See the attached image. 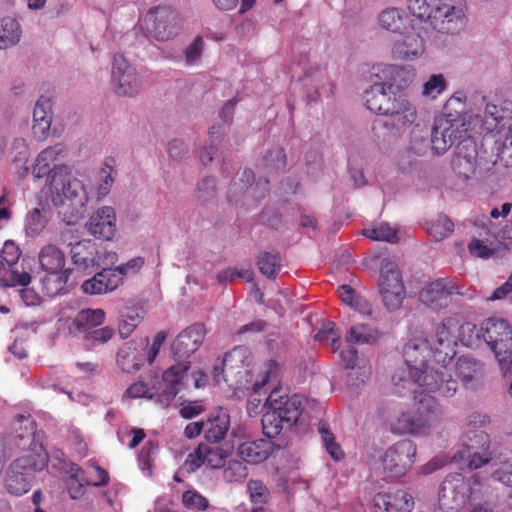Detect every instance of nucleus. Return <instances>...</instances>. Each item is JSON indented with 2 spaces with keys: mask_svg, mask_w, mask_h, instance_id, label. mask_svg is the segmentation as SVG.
Instances as JSON below:
<instances>
[{
  "mask_svg": "<svg viewBox=\"0 0 512 512\" xmlns=\"http://www.w3.org/2000/svg\"><path fill=\"white\" fill-rule=\"evenodd\" d=\"M373 507L375 512H411L414 499L402 489L380 492L373 498Z\"/></svg>",
  "mask_w": 512,
  "mask_h": 512,
  "instance_id": "29",
  "label": "nucleus"
},
{
  "mask_svg": "<svg viewBox=\"0 0 512 512\" xmlns=\"http://www.w3.org/2000/svg\"><path fill=\"white\" fill-rule=\"evenodd\" d=\"M12 149L15 152L14 162L22 164V175H26L29 171V167L26 165L29 158V148L26 140L23 138H16L13 141Z\"/></svg>",
  "mask_w": 512,
  "mask_h": 512,
  "instance_id": "60",
  "label": "nucleus"
},
{
  "mask_svg": "<svg viewBox=\"0 0 512 512\" xmlns=\"http://www.w3.org/2000/svg\"><path fill=\"white\" fill-rule=\"evenodd\" d=\"M424 396H415V407L403 411L392 423V430L399 434H417L427 428L441 414V407L435 396L426 393Z\"/></svg>",
  "mask_w": 512,
  "mask_h": 512,
  "instance_id": "11",
  "label": "nucleus"
},
{
  "mask_svg": "<svg viewBox=\"0 0 512 512\" xmlns=\"http://www.w3.org/2000/svg\"><path fill=\"white\" fill-rule=\"evenodd\" d=\"M485 101L483 125L489 132L507 127L512 124V101L495 97Z\"/></svg>",
  "mask_w": 512,
  "mask_h": 512,
  "instance_id": "26",
  "label": "nucleus"
},
{
  "mask_svg": "<svg viewBox=\"0 0 512 512\" xmlns=\"http://www.w3.org/2000/svg\"><path fill=\"white\" fill-rule=\"evenodd\" d=\"M111 84L119 96L133 97L142 88L140 73L120 53H116L112 59Z\"/></svg>",
  "mask_w": 512,
  "mask_h": 512,
  "instance_id": "18",
  "label": "nucleus"
},
{
  "mask_svg": "<svg viewBox=\"0 0 512 512\" xmlns=\"http://www.w3.org/2000/svg\"><path fill=\"white\" fill-rule=\"evenodd\" d=\"M463 340L467 346L483 341L494 355L500 370L507 374L512 367V328L504 318L489 317L479 328L471 323L461 327Z\"/></svg>",
  "mask_w": 512,
  "mask_h": 512,
  "instance_id": "4",
  "label": "nucleus"
},
{
  "mask_svg": "<svg viewBox=\"0 0 512 512\" xmlns=\"http://www.w3.org/2000/svg\"><path fill=\"white\" fill-rule=\"evenodd\" d=\"M483 497V484L479 474L466 478L460 473L448 474L440 484L438 507L443 512H459L468 503Z\"/></svg>",
  "mask_w": 512,
  "mask_h": 512,
  "instance_id": "8",
  "label": "nucleus"
},
{
  "mask_svg": "<svg viewBox=\"0 0 512 512\" xmlns=\"http://www.w3.org/2000/svg\"><path fill=\"white\" fill-rule=\"evenodd\" d=\"M52 123L51 104L47 98H40L33 109L32 130L34 136L44 140L49 134Z\"/></svg>",
  "mask_w": 512,
  "mask_h": 512,
  "instance_id": "37",
  "label": "nucleus"
},
{
  "mask_svg": "<svg viewBox=\"0 0 512 512\" xmlns=\"http://www.w3.org/2000/svg\"><path fill=\"white\" fill-rule=\"evenodd\" d=\"M410 12L429 21L440 33L455 34L466 25V5L463 0H406Z\"/></svg>",
  "mask_w": 512,
  "mask_h": 512,
  "instance_id": "5",
  "label": "nucleus"
},
{
  "mask_svg": "<svg viewBox=\"0 0 512 512\" xmlns=\"http://www.w3.org/2000/svg\"><path fill=\"white\" fill-rule=\"evenodd\" d=\"M425 41L420 31L411 25L400 33V38L395 40L391 55L395 60L414 61L421 58L425 53Z\"/></svg>",
  "mask_w": 512,
  "mask_h": 512,
  "instance_id": "21",
  "label": "nucleus"
},
{
  "mask_svg": "<svg viewBox=\"0 0 512 512\" xmlns=\"http://www.w3.org/2000/svg\"><path fill=\"white\" fill-rule=\"evenodd\" d=\"M340 356L348 370V385L356 389L360 388L369 378L371 367L365 361L358 360L357 350L353 346L342 350Z\"/></svg>",
  "mask_w": 512,
  "mask_h": 512,
  "instance_id": "30",
  "label": "nucleus"
},
{
  "mask_svg": "<svg viewBox=\"0 0 512 512\" xmlns=\"http://www.w3.org/2000/svg\"><path fill=\"white\" fill-rule=\"evenodd\" d=\"M205 328L202 324H193L181 331L172 344V353L177 363L164 371L162 375L165 388L159 396L163 405H169L179 391L186 385L190 362L186 359L203 343Z\"/></svg>",
  "mask_w": 512,
  "mask_h": 512,
  "instance_id": "3",
  "label": "nucleus"
},
{
  "mask_svg": "<svg viewBox=\"0 0 512 512\" xmlns=\"http://www.w3.org/2000/svg\"><path fill=\"white\" fill-rule=\"evenodd\" d=\"M428 233L437 241L444 239L453 231V223L445 215H438L427 227Z\"/></svg>",
  "mask_w": 512,
  "mask_h": 512,
  "instance_id": "52",
  "label": "nucleus"
},
{
  "mask_svg": "<svg viewBox=\"0 0 512 512\" xmlns=\"http://www.w3.org/2000/svg\"><path fill=\"white\" fill-rule=\"evenodd\" d=\"M95 238L110 241L117 232V216L111 206H102L92 213L85 225Z\"/></svg>",
  "mask_w": 512,
  "mask_h": 512,
  "instance_id": "25",
  "label": "nucleus"
},
{
  "mask_svg": "<svg viewBox=\"0 0 512 512\" xmlns=\"http://www.w3.org/2000/svg\"><path fill=\"white\" fill-rule=\"evenodd\" d=\"M202 465H205V444L198 445L194 451L188 454L182 468L186 472L192 473Z\"/></svg>",
  "mask_w": 512,
  "mask_h": 512,
  "instance_id": "59",
  "label": "nucleus"
},
{
  "mask_svg": "<svg viewBox=\"0 0 512 512\" xmlns=\"http://www.w3.org/2000/svg\"><path fill=\"white\" fill-rule=\"evenodd\" d=\"M182 500L184 505L190 509L205 510L209 505L208 500L195 490L186 491Z\"/></svg>",
  "mask_w": 512,
  "mask_h": 512,
  "instance_id": "62",
  "label": "nucleus"
},
{
  "mask_svg": "<svg viewBox=\"0 0 512 512\" xmlns=\"http://www.w3.org/2000/svg\"><path fill=\"white\" fill-rule=\"evenodd\" d=\"M142 344L136 341H129L123 344L117 353V365L124 372H135L144 363V356L141 353Z\"/></svg>",
  "mask_w": 512,
  "mask_h": 512,
  "instance_id": "36",
  "label": "nucleus"
},
{
  "mask_svg": "<svg viewBox=\"0 0 512 512\" xmlns=\"http://www.w3.org/2000/svg\"><path fill=\"white\" fill-rule=\"evenodd\" d=\"M253 180L254 173L252 170L244 169L238 172L229 185L228 202L235 206L249 207L263 198L268 190V181L253 183Z\"/></svg>",
  "mask_w": 512,
  "mask_h": 512,
  "instance_id": "14",
  "label": "nucleus"
},
{
  "mask_svg": "<svg viewBox=\"0 0 512 512\" xmlns=\"http://www.w3.org/2000/svg\"><path fill=\"white\" fill-rule=\"evenodd\" d=\"M408 22L407 13L396 7L385 8L378 15L380 27L393 33H401L407 28Z\"/></svg>",
  "mask_w": 512,
  "mask_h": 512,
  "instance_id": "39",
  "label": "nucleus"
},
{
  "mask_svg": "<svg viewBox=\"0 0 512 512\" xmlns=\"http://www.w3.org/2000/svg\"><path fill=\"white\" fill-rule=\"evenodd\" d=\"M105 319V312L102 309H82L72 320L73 328L71 333H87L96 326L101 325Z\"/></svg>",
  "mask_w": 512,
  "mask_h": 512,
  "instance_id": "40",
  "label": "nucleus"
},
{
  "mask_svg": "<svg viewBox=\"0 0 512 512\" xmlns=\"http://www.w3.org/2000/svg\"><path fill=\"white\" fill-rule=\"evenodd\" d=\"M264 166L270 171H279L286 166V155L280 147L271 149L263 160Z\"/></svg>",
  "mask_w": 512,
  "mask_h": 512,
  "instance_id": "58",
  "label": "nucleus"
},
{
  "mask_svg": "<svg viewBox=\"0 0 512 512\" xmlns=\"http://www.w3.org/2000/svg\"><path fill=\"white\" fill-rule=\"evenodd\" d=\"M204 48V40L201 36H197L185 49V61L188 65L196 63L202 55Z\"/></svg>",
  "mask_w": 512,
  "mask_h": 512,
  "instance_id": "63",
  "label": "nucleus"
},
{
  "mask_svg": "<svg viewBox=\"0 0 512 512\" xmlns=\"http://www.w3.org/2000/svg\"><path fill=\"white\" fill-rule=\"evenodd\" d=\"M490 424V417L487 414L480 413V412H473L468 415L466 425H467V431L465 432V437L469 443L466 444L465 447L460 449L459 451L468 450L472 444L479 445V443L476 442V434L481 432H484L481 430L482 428L486 427Z\"/></svg>",
  "mask_w": 512,
  "mask_h": 512,
  "instance_id": "46",
  "label": "nucleus"
},
{
  "mask_svg": "<svg viewBox=\"0 0 512 512\" xmlns=\"http://www.w3.org/2000/svg\"><path fill=\"white\" fill-rule=\"evenodd\" d=\"M455 371L458 378L467 388H476L485 376V364L469 356L458 358Z\"/></svg>",
  "mask_w": 512,
  "mask_h": 512,
  "instance_id": "32",
  "label": "nucleus"
},
{
  "mask_svg": "<svg viewBox=\"0 0 512 512\" xmlns=\"http://www.w3.org/2000/svg\"><path fill=\"white\" fill-rule=\"evenodd\" d=\"M387 118L381 125L391 130L393 135L403 133L411 127L417 119L415 105L403 95L394 96L393 108L387 113Z\"/></svg>",
  "mask_w": 512,
  "mask_h": 512,
  "instance_id": "20",
  "label": "nucleus"
},
{
  "mask_svg": "<svg viewBox=\"0 0 512 512\" xmlns=\"http://www.w3.org/2000/svg\"><path fill=\"white\" fill-rule=\"evenodd\" d=\"M114 162L115 161L112 158L107 159L104 162L103 167L100 170L98 192H97L98 199H102L105 196H107L112 188V185L114 183V178H113Z\"/></svg>",
  "mask_w": 512,
  "mask_h": 512,
  "instance_id": "51",
  "label": "nucleus"
},
{
  "mask_svg": "<svg viewBox=\"0 0 512 512\" xmlns=\"http://www.w3.org/2000/svg\"><path fill=\"white\" fill-rule=\"evenodd\" d=\"M204 424V437L210 443L222 441L230 429V415L228 410L218 407L212 410Z\"/></svg>",
  "mask_w": 512,
  "mask_h": 512,
  "instance_id": "33",
  "label": "nucleus"
},
{
  "mask_svg": "<svg viewBox=\"0 0 512 512\" xmlns=\"http://www.w3.org/2000/svg\"><path fill=\"white\" fill-rule=\"evenodd\" d=\"M15 438L26 441L33 447L25 455L13 461L5 477V485L9 493L20 496L30 490L36 471L42 470L47 463V453L35 441L36 426L29 414H19L13 422Z\"/></svg>",
  "mask_w": 512,
  "mask_h": 512,
  "instance_id": "2",
  "label": "nucleus"
},
{
  "mask_svg": "<svg viewBox=\"0 0 512 512\" xmlns=\"http://www.w3.org/2000/svg\"><path fill=\"white\" fill-rule=\"evenodd\" d=\"M145 28L148 35L157 41H167L180 33L182 21L175 9L169 6H157L147 13Z\"/></svg>",
  "mask_w": 512,
  "mask_h": 512,
  "instance_id": "16",
  "label": "nucleus"
},
{
  "mask_svg": "<svg viewBox=\"0 0 512 512\" xmlns=\"http://www.w3.org/2000/svg\"><path fill=\"white\" fill-rule=\"evenodd\" d=\"M390 88L382 81L371 85L364 92V102L368 110L375 114L387 115L393 108L394 96L389 92Z\"/></svg>",
  "mask_w": 512,
  "mask_h": 512,
  "instance_id": "31",
  "label": "nucleus"
},
{
  "mask_svg": "<svg viewBox=\"0 0 512 512\" xmlns=\"http://www.w3.org/2000/svg\"><path fill=\"white\" fill-rule=\"evenodd\" d=\"M417 454L416 444L400 440L385 450L380 457L383 473L389 478H400L411 469Z\"/></svg>",
  "mask_w": 512,
  "mask_h": 512,
  "instance_id": "15",
  "label": "nucleus"
},
{
  "mask_svg": "<svg viewBox=\"0 0 512 512\" xmlns=\"http://www.w3.org/2000/svg\"><path fill=\"white\" fill-rule=\"evenodd\" d=\"M51 191L56 194L53 199L56 205L72 208V217L78 219L88 202L87 192L83 183L70 176L69 172L58 179L56 171L52 176Z\"/></svg>",
  "mask_w": 512,
  "mask_h": 512,
  "instance_id": "13",
  "label": "nucleus"
},
{
  "mask_svg": "<svg viewBox=\"0 0 512 512\" xmlns=\"http://www.w3.org/2000/svg\"><path fill=\"white\" fill-rule=\"evenodd\" d=\"M223 468V478L227 482H239L247 476L246 467L238 460H227Z\"/></svg>",
  "mask_w": 512,
  "mask_h": 512,
  "instance_id": "57",
  "label": "nucleus"
},
{
  "mask_svg": "<svg viewBox=\"0 0 512 512\" xmlns=\"http://www.w3.org/2000/svg\"><path fill=\"white\" fill-rule=\"evenodd\" d=\"M20 255L21 252L18 246L13 241H6L0 252V260L7 265L17 266Z\"/></svg>",
  "mask_w": 512,
  "mask_h": 512,
  "instance_id": "64",
  "label": "nucleus"
},
{
  "mask_svg": "<svg viewBox=\"0 0 512 512\" xmlns=\"http://www.w3.org/2000/svg\"><path fill=\"white\" fill-rule=\"evenodd\" d=\"M456 328V322L448 318L435 328L431 340L421 332L412 334L403 347L405 366L394 371L393 384L402 388L414 384L415 393L452 397L458 382L449 373L448 365L456 355Z\"/></svg>",
  "mask_w": 512,
  "mask_h": 512,
  "instance_id": "1",
  "label": "nucleus"
},
{
  "mask_svg": "<svg viewBox=\"0 0 512 512\" xmlns=\"http://www.w3.org/2000/svg\"><path fill=\"white\" fill-rule=\"evenodd\" d=\"M453 295L473 297L472 294L462 290L452 279L440 278L425 285L419 293V299L424 305L438 310L447 307Z\"/></svg>",
  "mask_w": 512,
  "mask_h": 512,
  "instance_id": "19",
  "label": "nucleus"
},
{
  "mask_svg": "<svg viewBox=\"0 0 512 512\" xmlns=\"http://www.w3.org/2000/svg\"><path fill=\"white\" fill-rule=\"evenodd\" d=\"M379 290L388 309L396 310L401 306L405 289L398 265L392 260L383 259L381 262Z\"/></svg>",
  "mask_w": 512,
  "mask_h": 512,
  "instance_id": "17",
  "label": "nucleus"
},
{
  "mask_svg": "<svg viewBox=\"0 0 512 512\" xmlns=\"http://www.w3.org/2000/svg\"><path fill=\"white\" fill-rule=\"evenodd\" d=\"M121 284V276L113 269H103L82 284L86 294H102L115 290Z\"/></svg>",
  "mask_w": 512,
  "mask_h": 512,
  "instance_id": "34",
  "label": "nucleus"
},
{
  "mask_svg": "<svg viewBox=\"0 0 512 512\" xmlns=\"http://www.w3.org/2000/svg\"><path fill=\"white\" fill-rule=\"evenodd\" d=\"M469 122L460 111L444 112L435 120L431 144L437 155L445 154L453 145H462L466 140H473L468 134Z\"/></svg>",
  "mask_w": 512,
  "mask_h": 512,
  "instance_id": "10",
  "label": "nucleus"
},
{
  "mask_svg": "<svg viewBox=\"0 0 512 512\" xmlns=\"http://www.w3.org/2000/svg\"><path fill=\"white\" fill-rule=\"evenodd\" d=\"M381 338V333L374 327L358 323L349 328L345 340L349 344L373 345Z\"/></svg>",
  "mask_w": 512,
  "mask_h": 512,
  "instance_id": "41",
  "label": "nucleus"
},
{
  "mask_svg": "<svg viewBox=\"0 0 512 512\" xmlns=\"http://www.w3.org/2000/svg\"><path fill=\"white\" fill-rule=\"evenodd\" d=\"M372 74L380 81L386 83L391 89L395 86L402 90L407 88L416 76L415 68L408 65L376 64L372 68Z\"/></svg>",
  "mask_w": 512,
  "mask_h": 512,
  "instance_id": "24",
  "label": "nucleus"
},
{
  "mask_svg": "<svg viewBox=\"0 0 512 512\" xmlns=\"http://www.w3.org/2000/svg\"><path fill=\"white\" fill-rule=\"evenodd\" d=\"M315 340L319 342L331 340V347L334 352L340 347V337L335 331V326L332 322L323 325V328L315 334Z\"/></svg>",
  "mask_w": 512,
  "mask_h": 512,
  "instance_id": "61",
  "label": "nucleus"
},
{
  "mask_svg": "<svg viewBox=\"0 0 512 512\" xmlns=\"http://www.w3.org/2000/svg\"><path fill=\"white\" fill-rule=\"evenodd\" d=\"M447 88L448 81L443 74H431L422 84L421 96L428 100H436Z\"/></svg>",
  "mask_w": 512,
  "mask_h": 512,
  "instance_id": "48",
  "label": "nucleus"
},
{
  "mask_svg": "<svg viewBox=\"0 0 512 512\" xmlns=\"http://www.w3.org/2000/svg\"><path fill=\"white\" fill-rule=\"evenodd\" d=\"M231 453L232 447L230 446H209L205 444V465L211 469H220L224 467Z\"/></svg>",
  "mask_w": 512,
  "mask_h": 512,
  "instance_id": "49",
  "label": "nucleus"
},
{
  "mask_svg": "<svg viewBox=\"0 0 512 512\" xmlns=\"http://www.w3.org/2000/svg\"><path fill=\"white\" fill-rule=\"evenodd\" d=\"M279 370V365L275 361L269 360L265 364L264 369L260 372L259 378L255 381L252 380L249 384V389L247 391L252 390V394L247 402V412L250 416L258 415L261 411V406L265 408L264 404L262 405V390L264 386L270 382H278Z\"/></svg>",
  "mask_w": 512,
  "mask_h": 512,
  "instance_id": "28",
  "label": "nucleus"
},
{
  "mask_svg": "<svg viewBox=\"0 0 512 512\" xmlns=\"http://www.w3.org/2000/svg\"><path fill=\"white\" fill-rule=\"evenodd\" d=\"M363 235L375 241L396 242L397 231L388 223H377L363 229Z\"/></svg>",
  "mask_w": 512,
  "mask_h": 512,
  "instance_id": "50",
  "label": "nucleus"
},
{
  "mask_svg": "<svg viewBox=\"0 0 512 512\" xmlns=\"http://www.w3.org/2000/svg\"><path fill=\"white\" fill-rule=\"evenodd\" d=\"M476 442L468 450L457 451L451 457V461L459 463L466 460L470 469H479L484 465L496 467L491 473L495 481L508 487H512V456L491 447L490 437L486 432L476 434Z\"/></svg>",
  "mask_w": 512,
  "mask_h": 512,
  "instance_id": "6",
  "label": "nucleus"
},
{
  "mask_svg": "<svg viewBox=\"0 0 512 512\" xmlns=\"http://www.w3.org/2000/svg\"><path fill=\"white\" fill-rule=\"evenodd\" d=\"M90 467L97 474V479L86 477L83 469L78 465H72L70 468V477L67 481L68 493L72 499L80 498L84 493V484L100 487L108 484V472L102 469L97 463H91Z\"/></svg>",
  "mask_w": 512,
  "mask_h": 512,
  "instance_id": "27",
  "label": "nucleus"
},
{
  "mask_svg": "<svg viewBox=\"0 0 512 512\" xmlns=\"http://www.w3.org/2000/svg\"><path fill=\"white\" fill-rule=\"evenodd\" d=\"M477 147L473 140H466L457 145L451 160V167L455 175L463 180L473 178L478 169Z\"/></svg>",
  "mask_w": 512,
  "mask_h": 512,
  "instance_id": "23",
  "label": "nucleus"
},
{
  "mask_svg": "<svg viewBox=\"0 0 512 512\" xmlns=\"http://www.w3.org/2000/svg\"><path fill=\"white\" fill-rule=\"evenodd\" d=\"M251 352L244 346H237L225 354L213 369L214 380L219 384L225 382L235 392L249 389L253 380Z\"/></svg>",
  "mask_w": 512,
  "mask_h": 512,
  "instance_id": "9",
  "label": "nucleus"
},
{
  "mask_svg": "<svg viewBox=\"0 0 512 512\" xmlns=\"http://www.w3.org/2000/svg\"><path fill=\"white\" fill-rule=\"evenodd\" d=\"M269 440H256L242 443L237 450L239 457L247 463L258 464L266 460L271 453Z\"/></svg>",
  "mask_w": 512,
  "mask_h": 512,
  "instance_id": "38",
  "label": "nucleus"
},
{
  "mask_svg": "<svg viewBox=\"0 0 512 512\" xmlns=\"http://www.w3.org/2000/svg\"><path fill=\"white\" fill-rule=\"evenodd\" d=\"M165 339L166 333L161 331L154 336L151 344H149L148 339H144L139 343L143 345L140 349L144 356V361L147 360L149 363H152L155 360Z\"/></svg>",
  "mask_w": 512,
  "mask_h": 512,
  "instance_id": "56",
  "label": "nucleus"
},
{
  "mask_svg": "<svg viewBox=\"0 0 512 512\" xmlns=\"http://www.w3.org/2000/svg\"><path fill=\"white\" fill-rule=\"evenodd\" d=\"M258 266L263 275L274 277L280 270L279 254L269 252L262 253L258 260Z\"/></svg>",
  "mask_w": 512,
  "mask_h": 512,
  "instance_id": "55",
  "label": "nucleus"
},
{
  "mask_svg": "<svg viewBox=\"0 0 512 512\" xmlns=\"http://www.w3.org/2000/svg\"><path fill=\"white\" fill-rule=\"evenodd\" d=\"M66 152L65 146L57 143L53 146L44 149L37 157L33 169V174L36 178H41L48 175L49 182H52V176L56 171L58 179L64 174H67L69 167L64 164H57V161L64 156Z\"/></svg>",
  "mask_w": 512,
  "mask_h": 512,
  "instance_id": "22",
  "label": "nucleus"
},
{
  "mask_svg": "<svg viewBox=\"0 0 512 512\" xmlns=\"http://www.w3.org/2000/svg\"><path fill=\"white\" fill-rule=\"evenodd\" d=\"M143 320V311L135 307H125L120 313L119 334L128 338Z\"/></svg>",
  "mask_w": 512,
  "mask_h": 512,
  "instance_id": "45",
  "label": "nucleus"
},
{
  "mask_svg": "<svg viewBox=\"0 0 512 512\" xmlns=\"http://www.w3.org/2000/svg\"><path fill=\"white\" fill-rule=\"evenodd\" d=\"M40 268L45 275L40 278L43 291L48 296L63 292L70 275V269L65 268V255L55 245L43 246L38 254Z\"/></svg>",
  "mask_w": 512,
  "mask_h": 512,
  "instance_id": "12",
  "label": "nucleus"
},
{
  "mask_svg": "<svg viewBox=\"0 0 512 512\" xmlns=\"http://www.w3.org/2000/svg\"><path fill=\"white\" fill-rule=\"evenodd\" d=\"M31 281L29 273L19 271L17 266L7 265L4 261L0 260V286H27Z\"/></svg>",
  "mask_w": 512,
  "mask_h": 512,
  "instance_id": "43",
  "label": "nucleus"
},
{
  "mask_svg": "<svg viewBox=\"0 0 512 512\" xmlns=\"http://www.w3.org/2000/svg\"><path fill=\"white\" fill-rule=\"evenodd\" d=\"M304 400L299 395L286 396L281 389L273 387L265 398L266 411L262 416L263 433L267 438H275L284 426L291 427L299 419L303 410Z\"/></svg>",
  "mask_w": 512,
  "mask_h": 512,
  "instance_id": "7",
  "label": "nucleus"
},
{
  "mask_svg": "<svg viewBox=\"0 0 512 512\" xmlns=\"http://www.w3.org/2000/svg\"><path fill=\"white\" fill-rule=\"evenodd\" d=\"M318 432L321 436L323 445L326 451L329 453L331 458L334 460H340L344 456V452L340 446L335 442V437L329 430L326 424L321 423L318 427Z\"/></svg>",
  "mask_w": 512,
  "mask_h": 512,
  "instance_id": "53",
  "label": "nucleus"
},
{
  "mask_svg": "<svg viewBox=\"0 0 512 512\" xmlns=\"http://www.w3.org/2000/svg\"><path fill=\"white\" fill-rule=\"evenodd\" d=\"M247 489L250 500L255 506H264L269 501L270 492L262 481L250 480Z\"/></svg>",
  "mask_w": 512,
  "mask_h": 512,
  "instance_id": "54",
  "label": "nucleus"
},
{
  "mask_svg": "<svg viewBox=\"0 0 512 512\" xmlns=\"http://www.w3.org/2000/svg\"><path fill=\"white\" fill-rule=\"evenodd\" d=\"M49 213V208L45 206L30 210L25 218L26 234L31 237L38 236L48 223Z\"/></svg>",
  "mask_w": 512,
  "mask_h": 512,
  "instance_id": "44",
  "label": "nucleus"
},
{
  "mask_svg": "<svg viewBox=\"0 0 512 512\" xmlns=\"http://www.w3.org/2000/svg\"><path fill=\"white\" fill-rule=\"evenodd\" d=\"M22 36L20 23L13 17L0 19V49H7L19 43Z\"/></svg>",
  "mask_w": 512,
  "mask_h": 512,
  "instance_id": "42",
  "label": "nucleus"
},
{
  "mask_svg": "<svg viewBox=\"0 0 512 512\" xmlns=\"http://www.w3.org/2000/svg\"><path fill=\"white\" fill-rule=\"evenodd\" d=\"M71 259L74 265L83 271L95 269L97 245L89 239L81 240L72 245Z\"/></svg>",
  "mask_w": 512,
  "mask_h": 512,
  "instance_id": "35",
  "label": "nucleus"
},
{
  "mask_svg": "<svg viewBox=\"0 0 512 512\" xmlns=\"http://www.w3.org/2000/svg\"><path fill=\"white\" fill-rule=\"evenodd\" d=\"M156 380L151 379L150 382H147L145 380H139L134 383H132L125 391L124 397L130 398V399H137V398H148L153 399L155 396H157V402L160 403L161 406L167 407L168 405H163L159 401V396L163 393L158 394V390L155 387Z\"/></svg>",
  "mask_w": 512,
  "mask_h": 512,
  "instance_id": "47",
  "label": "nucleus"
}]
</instances>
